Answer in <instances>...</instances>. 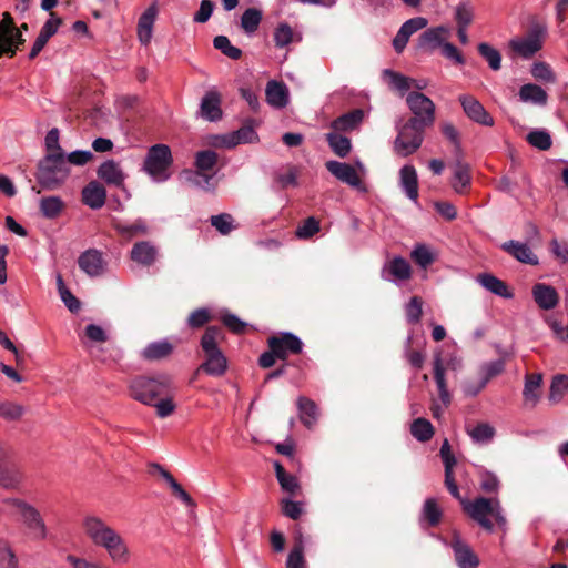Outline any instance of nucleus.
<instances>
[{
  "instance_id": "obj_57",
  "label": "nucleus",
  "mask_w": 568,
  "mask_h": 568,
  "mask_svg": "<svg viewBox=\"0 0 568 568\" xmlns=\"http://www.w3.org/2000/svg\"><path fill=\"white\" fill-rule=\"evenodd\" d=\"M423 301L418 296H413L405 306V313L407 322L410 324H417L420 321L423 314Z\"/></svg>"
},
{
  "instance_id": "obj_24",
  "label": "nucleus",
  "mask_w": 568,
  "mask_h": 568,
  "mask_svg": "<svg viewBox=\"0 0 568 568\" xmlns=\"http://www.w3.org/2000/svg\"><path fill=\"white\" fill-rule=\"evenodd\" d=\"M471 175H470V166L468 163L462 160V156H456V160L453 164V179H452V187L457 194L466 193L467 189L470 186Z\"/></svg>"
},
{
  "instance_id": "obj_10",
  "label": "nucleus",
  "mask_w": 568,
  "mask_h": 568,
  "mask_svg": "<svg viewBox=\"0 0 568 568\" xmlns=\"http://www.w3.org/2000/svg\"><path fill=\"white\" fill-rule=\"evenodd\" d=\"M546 32L545 26L536 24L527 37L510 40L509 47L516 54L529 59L541 49Z\"/></svg>"
},
{
  "instance_id": "obj_31",
  "label": "nucleus",
  "mask_w": 568,
  "mask_h": 568,
  "mask_svg": "<svg viewBox=\"0 0 568 568\" xmlns=\"http://www.w3.org/2000/svg\"><path fill=\"white\" fill-rule=\"evenodd\" d=\"M220 94L216 91H209L202 98L200 105L201 116L207 121H217L222 118Z\"/></svg>"
},
{
  "instance_id": "obj_38",
  "label": "nucleus",
  "mask_w": 568,
  "mask_h": 568,
  "mask_svg": "<svg viewBox=\"0 0 568 568\" xmlns=\"http://www.w3.org/2000/svg\"><path fill=\"white\" fill-rule=\"evenodd\" d=\"M519 98L523 102H529L537 105L547 103V92L539 85L534 83L524 84L519 89Z\"/></svg>"
},
{
  "instance_id": "obj_55",
  "label": "nucleus",
  "mask_w": 568,
  "mask_h": 568,
  "mask_svg": "<svg viewBox=\"0 0 568 568\" xmlns=\"http://www.w3.org/2000/svg\"><path fill=\"white\" fill-rule=\"evenodd\" d=\"M410 256L422 268H427L435 261L434 254L424 244H417L412 251Z\"/></svg>"
},
{
  "instance_id": "obj_25",
  "label": "nucleus",
  "mask_w": 568,
  "mask_h": 568,
  "mask_svg": "<svg viewBox=\"0 0 568 568\" xmlns=\"http://www.w3.org/2000/svg\"><path fill=\"white\" fill-rule=\"evenodd\" d=\"M158 256V247L149 241L136 242L130 252L131 260L142 266H151Z\"/></svg>"
},
{
  "instance_id": "obj_28",
  "label": "nucleus",
  "mask_w": 568,
  "mask_h": 568,
  "mask_svg": "<svg viewBox=\"0 0 568 568\" xmlns=\"http://www.w3.org/2000/svg\"><path fill=\"white\" fill-rule=\"evenodd\" d=\"M542 375L532 373L525 375V384L523 389L524 403L526 406L534 407L540 399Z\"/></svg>"
},
{
  "instance_id": "obj_63",
  "label": "nucleus",
  "mask_w": 568,
  "mask_h": 568,
  "mask_svg": "<svg viewBox=\"0 0 568 568\" xmlns=\"http://www.w3.org/2000/svg\"><path fill=\"white\" fill-rule=\"evenodd\" d=\"M531 74L535 79L545 82L554 83L556 81L555 73L551 68L545 62H536L531 68Z\"/></svg>"
},
{
  "instance_id": "obj_62",
  "label": "nucleus",
  "mask_w": 568,
  "mask_h": 568,
  "mask_svg": "<svg viewBox=\"0 0 568 568\" xmlns=\"http://www.w3.org/2000/svg\"><path fill=\"white\" fill-rule=\"evenodd\" d=\"M189 173V180L193 185L203 189V190H212L214 185L212 184L213 173L200 172V171H191Z\"/></svg>"
},
{
  "instance_id": "obj_51",
  "label": "nucleus",
  "mask_w": 568,
  "mask_h": 568,
  "mask_svg": "<svg viewBox=\"0 0 568 568\" xmlns=\"http://www.w3.org/2000/svg\"><path fill=\"white\" fill-rule=\"evenodd\" d=\"M304 542L303 537L300 535L296 538L293 549L290 551L286 560V568H304Z\"/></svg>"
},
{
  "instance_id": "obj_64",
  "label": "nucleus",
  "mask_w": 568,
  "mask_h": 568,
  "mask_svg": "<svg viewBox=\"0 0 568 568\" xmlns=\"http://www.w3.org/2000/svg\"><path fill=\"white\" fill-rule=\"evenodd\" d=\"M168 486L171 488L173 495L179 498L186 507L191 508L192 510L195 509L196 503L190 496V494L176 481L175 478H173L172 481L168 484Z\"/></svg>"
},
{
  "instance_id": "obj_27",
  "label": "nucleus",
  "mask_w": 568,
  "mask_h": 568,
  "mask_svg": "<svg viewBox=\"0 0 568 568\" xmlns=\"http://www.w3.org/2000/svg\"><path fill=\"white\" fill-rule=\"evenodd\" d=\"M501 248L520 263L538 265L539 260L531 248L518 241L510 240L501 244Z\"/></svg>"
},
{
  "instance_id": "obj_53",
  "label": "nucleus",
  "mask_w": 568,
  "mask_h": 568,
  "mask_svg": "<svg viewBox=\"0 0 568 568\" xmlns=\"http://www.w3.org/2000/svg\"><path fill=\"white\" fill-rule=\"evenodd\" d=\"M214 48L232 60H239L242 57L241 49L234 47L227 37L216 36L213 40Z\"/></svg>"
},
{
  "instance_id": "obj_4",
  "label": "nucleus",
  "mask_w": 568,
  "mask_h": 568,
  "mask_svg": "<svg viewBox=\"0 0 568 568\" xmlns=\"http://www.w3.org/2000/svg\"><path fill=\"white\" fill-rule=\"evenodd\" d=\"M171 390V378L168 375L154 377L139 376L130 384V395L135 400L152 405L161 396H166Z\"/></svg>"
},
{
  "instance_id": "obj_40",
  "label": "nucleus",
  "mask_w": 568,
  "mask_h": 568,
  "mask_svg": "<svg viewBox=\"0 0 568 568\" xmlns=\"http://www.w3.org/2000/svg\"><path fill=\"white\" fill-rule=\"evenodd\" d=\"M326 141L332 151L339 158H345L351 152V140L339 134V132L333 131L327 133Z\"/></svg>"
},
{
  "instance_id": "obj_14",
  "label": "nucleus",
  "mask_w": 568,
  "mask_h": 568,
  "mask_svg": "<svg viewBox=\"0 0 568 568\" xmlns=\"http://www.w3.org/2000/svg\"><path fill=\"white\" fill-rule=\"evenodd\" d=\"M78 265L88 276L98 277L104 273L106 262L104 261L101 251L97 248H89L80 254Z\"/></svg>"
},
{
  "instance_id": "obj_59",
  "label": "nucleus",
  "mask_w": 568,
  "mask_h": 568,
  "mask_svg": "<svg viewBox=\"0 0 568 568\" xmlns=\"http://www.w3.org/2000/svg\"><path fill=\"white\" fill-rule=\"evenodd\" d=\"M527 141L532 146L546 151L551 146V136L548 132L536 130L527 135Z\"/></svg>"
},
{
  "instance_id": "obj_33",
  "label": "nucleus",
  "mask_w": 568,
  "mask_h": 568,
  "mask_svg": "<svg viewBox=\"0 0 568 568\" xmlns=\"http://www.w3.org/2000/svg\"><path fill=\"white\" fill-rule=\"evenodd\" d=\"M434 379L437 386L439 400L444 407H447L450 404V394L447 389L446 379H445V367L443 365V359L440 353L434 356Z\"/></svg>"
},
{
  "instance_id": "obj_37",
  "label": "nucleus",
  "mask_w": 568,
  "mask_h": 568,
  "mask_svg": "<svg viewBox=\"0 0 568 568\" xmlns=\"http://www.w3.org/2000/svg\"><path fill=\"white\" fill-rule=\"evenodd\" d=\"M116 232L126 240H132L135 236L145 235L149 227L144 220L138 219L131 223L118 222L114 225Z\"/></svg>"
},
{
  "instance_id": "obj_17",
  "label": "nucleus",
  "mask_w": 568,
  "mask_h": 568,
  "mask_svg": "<svg viewBox=\"0 0 568 568\" xmlns=\"http://www.w3.org/2000/svg\"><path fill=\"white\" fill-rule=\"evenodd\" d=\"M459 102L466 115L474 122L486 126H491L494 124V119L485 110L483 104L474 97L463 94L459 97Z\"/></svg>"
},
{
  "instance_id": "obj_60",
  "label": "nucleus",
  "mask_w": 568,
  "mask_h": 568,
  "mask_svg": "<svg viewBox=\"0 0 568 568\" xmlns=\"http://www.w3.org/2000/svg\"><path fill=\"white\" fill-rule=\"evenodd\" d=\"M505 369V361L504 359H496L488 362L481 366L480 374L481 379L485 381L487 384L490 378L499 375Z\"/></svg>"
},
{
  "instance_id": "obj_44",
  "label": "nucleus",
  "mask_w": 568,
  "mask_h": 568,
  "mask_svg": "<svg viewBox=\"0 0 568 568\" xmlns=\"http://www.w3.org/2000/svg\"><path fill=\"white\" fill-rule=\"evenodd\" d=\"M217 163V154L213 150H203L195 153L194 156V165L196 168L195 171L200 172H211L214 170Z\"/></svg>"
},
{
  "instance_id": "obj_30",
  "label": "nucleus",
  "mask_w": 568,
  "mask_h": 568,
  "mask_svg": "<svg viewBox=\"0 0 568 568\" xmlns=\"http://www.w3.org/2000/svg\"><path fill=\"white\" fill-rule=\"evenodd\" d=\"M399 183L406 196L413 202L418 201V179L413 165H404L399 171Z\"/></svg>"
},
{
  "instance_id": "obj_18",
  "label": "nucleus",
  "mask_w": 568,
  "mask_h": 568,
  "mask_svg": "<svg viewBox=\"0 0 568 568\" xmlns=\"http://www.w3.org/2000/svg\"><path fill=\"white\" fill-rule=\"evenodd\" d=\"M440 457L445 467V486L454 498L460 499L459 489L454 478V466L456 465V459L452 453L448 439H444L442 444Z\"/></svg>"
},
{
  "instance_id": "obj_2",
  "label": "nucleus",
  "mask_w": 568,
  "mask_h": 568,
  "mask_svg": "<svg viewBox=\"0 0 568 568\" xmlns=\"http://www.w3.org/2000/svg\"><path fill=\"white\" fill-rule=\"evenodd\" d=\"M2 503L12 509L28 539L44 541L50 537V529L37 506L21 497H6Z\"/></svg>"
},
{
  "instance_id": "obj_47",
  "label": "nucleus",
  "mask_w": 568,
  "mask_h": 568,
  "mask_svg": "<svg viewBox=\"0 0 568 568\" xmlns=\"http://www.w3.org/2000/svg\"><path fill=\"white\" fill-rule=\"evenodd\" d=\"M261 21L262 11L256 8H248L241 17V27L247 34H252L258 29Z\"/></svg>"
},
{
  "instance_id": "obj_56",
  "label": "nucleus",
  "mask_w": 568,
  "mask_h": 568,
  "mask_svg": "<svg viewBox=\"0 0 568 568\" xmlns=\"http://www.w3.org/2000/svg\"><path fill=\"white\" fill-rule=\"evenodd\" d=\"M320 222L314 216H310L296 229L295 235L298 239L307 240L320 232Z\"/></svg>"
},
{
  "instance_id": "obj_35",
  "label": "nucleus",
  "mask_w": 568,
  "mask_h": 568,
  "mask_svg": "<svg viewBox=\"0 0 568 568\" xmlns=\"http://www.w3.org/2000/svg\"><path fill=\"white\" fill-rule=\"evenodd\" d=\"M275 47L283 49L293 42H301V32L294 31L287 22H281L275 28L273 33Z\"/></svg>"
},
{
  "instance_id": "obj_29",
  "label": "nucleus",
  "mask_w": 568,
  "mask_h": 568,
  "mask_svg": "<svg viewBox=\"0 0 568 568\" xmlns=\"http://www.w3.org/2000/svg\"><path fill=\"white\" fill-rule=\"evenodd\" d=\"M106 190L97 181L88 183L82 190V202L92 210H99L105 204Z\"/></svg>"
},
{
  "instance_id": "obj_34",
  "label": "nucleus",
  "mask_w": 568,
  "mask_h": 568,
  "mask_svg": "<svg viewBox=\"0 0 568 568\" xmlns=\"http://www.w3.org/2000/svg\"><path fill=\"white\" fill-rule=\"evenodd\" d=\"M477 282L488 292L504 297L513 298L514 294L509 291L507 284L490 273L479 274Z\"/></svg>"
},
{
  "instance_id": "obj_11",
  "label": "nucleus",
  "mask_w": 568,
  "mask_h": 568,
  "mask_svg": "<svg viewBox=\"0 0 568 568\" xmlns=\"http://www.w3.org/2000/svg\"><path fill=\"white\" fill-rule=\"evenodd\" d=\"M24 39L21 31L14 26L9 13H4L0 22V57L8 54L13 57Z\"/></svg>"
},
{
  "instance_id": "obj_52",
  "label": "nucleus",
  "mask_w": 568,
  "mask_h": 568,
  "mask_svg": "<svg viewBox=\"0 0 568 568\" xmlns=\"http://www.w3.org/2000/svg\"><path fill=\"white\" fill-rule=\"evenodd\" d=\"M478 52L488 62L491 70L497 71L500 69L501 54L497 49L484 42L478 45Z\"/></svg>"
},
{
  "instance_id": "obj_32",
  "label": "nucleus",
  "mask_w": 568,
  "mask_h": 568,
  "mask_svg": "<svg viewBox=\"0 0 568 568\" xmlns=\"http://www.w3.org/2000/svg\"><path fill=\"white\" fill-rule=\"evenodd\" d=\"M155 6L149 7L139 18L138 38L143 45H148L152 39L153 24L156 17Z\"/></svg>"
},
{
  "instance_id": "obj_21",
  "label": "nucleus",
  "mask_w": 568,
  "mask_h": 568,
  "mask_svg": "<svg viewBox=\"0 0 568 568\" xmlns=\"http://www.w3.org/2000/svg\"><path fill=\"white\" fill-rule=\"evenodd\" d=\"M97 174L108 185L115 187H123L126 179L125 173L121 169L120 164L114 160H106L100 164Z\"/></svg>"
},
{
  "instance_id": "obj_61",
  "label": "nucleus",
  "mask_w": 568,
  "mask_h": 568,
  "mask_svg": "<svg viewBox=\"0 0 568 568\" xmlns=\"http://www.w3.org/2000/svg\"><path fill=\"white\" fill-rule=\"evenodd\" d=\"M471 440L477 445L490 443L495 436V428H466Z\"/></svg>"
},
{
  "instance_id": "obj_5",
  "label": "nucleus",
  "mask_w": 568,
  "mask_h": 568,
  "mask_svg": "<svg viewBox=\"0 0 568 568\" xmlns=\"http://www.w3.org/2000/svg\"><path fill=\"white\" fill-rule=\"evenodd\" d=\"M458 500L462 503L464 510L488 531L494 529L489 516L494 517L500 526L506 524L500 503L497 498L478 497L473 501H468L460 497Z\"/></svg>"
},
{
  "instance_id": "obj_42",
  "label": "nucleus",
  "mask_w": 568,
  "mask_h": 568,
  "mask_svg": "<svg viewBox=\"0 0 568 568\" xmlns=\"http://www.w3.org/2000/svg\"><path fill=\"white\" fill-rule=\"evenodd\" d=\"M297 406L300 418L304 426H312L317 422L318 408L313 400L301 397L297 402Z\"/></svg>"
},
{
  "instance_id": "obj_49",
  "label": "nucleus",
  "mask_w": 568,
  "mask_h": 568,
  "mask_svg": "<svg viewBox=\"0 0 568 568\" xmlns=\"http://www.w3.org/2000/svg\"><path fill=\"white\" fill-rule=\"evenodd\" d=\"M211 225L222 235H229L236 229L233 216L229 213H221L210 217Z\"/></svg>"
},
{
  "instance_id": "obj_12",
  "label": "nucleus",
  "mask_w": 568,
  "mask_h": 568,
  "mask_svg": "<svg viewBox=\"0 0 568 568\" xmlns=\"http://www.w3.org/2000/svg\"><path fill=\"white\" fill-rule=\"evenodd\" d=\"M325 166L337 180L346 183L357 191L366 192L365 184L362 182L356 170L351 164L331 160L326 162Z\"/></svg>"
},
{
  "instance_id": "obj_19",
  "label": "nucleus",
  "mask_w": 568,
  "mask_h": 568,
  "mask_svg": "<svg viewBox=\"0 0 568 568\" xmlns=\"http://www.w3.org/2000/svg\"><path fill=\"white\" fill-rule=\"evenodd\" d=\"M258 140L257 133L251 125H244L237 131L215 136V144L227 149L243 143H253Z\"/></svg>"
},
{
  "instance_id": "obj_6",
  "label": "nucleus",
  "mask_w": 568,
  "mask_h": 568,
  "mask_svg": "<svg viewBox=\"0 0 568 568\" xmlns=\"http://www.w3.org/2000/svg\"><path fill=\"white\" fill-rule=\"evenodd\" d=\"M172 164L173 155L170 146L159 143L149 148L143 162V171L153 182L161 183L170 179Z\"/></svg>"
},
{
  "instance_id": "obj_36",
  "label": "nucleus",
  "mask_w": 568,
  "mask_h": 568,
  "mask_svg": "<svg viewBox=\"0 0 568 568\" xmlns=\"http://www.w3.org/2000/svg\"><path fill=\"white\" fill-rule=\"evenodd\" d=\"M227 368V361L222 352H215L205 355V361L200 369L211 376H222Z\"/></svg>"
},
{
  "instance_id": "obj_58",
  "label": "nucleus",
  "mask_w": 568,
  "mask_h": 568,
  "mask_svg": "<svg viewBox=\"0 0 568 568\" xmlns=\"http://www.w3.org/2000/svg\"><path fill=\"white\" fill-rule=\"evenodd\" d=\"M442 133L454 145L455 156H462V143L458 130L449 122L442 124Z\"/></svg>"
},
{
  "instance_id": "obj_13",
  "label": "nucleus",
  "mask_w": 568,
  "mask_h": 568,
  "mask_svg": "<svg viewBox=\"0 0 568 568\" xmlns=\"http://www.w3.org/2000/svg\"><path fill=\"white\" fill-rule=\"evenodd\" d=\"M268 347L277 354V358L285 359L290 354H300L303 348L302 341L292 333H282L267 341Z\"/></svg>"
},
{
  "instance_id": "obj_3",
  "label": "nucleus",
  "mask_w": 568,
  "mask_h": 568,
  "mask_svg": "<svg viewBox=\"0 0 568 568\" xmlns=\"http://www.w3.org/2000/svg\"><path fill=\"white\" fill-rule=\"evenodd\" d=\"M70 174L63 152L48 153L38 164L37 180L45 190H55Z\"/></svg>"
},
{
  "instance_id": "obj_54",
  "label": "nucleus",
  "mask_w": 568,
  "mask_h": 568,
  "mask_svg": "<svg viewBox=\"0 0 568 568\" xmlns=\"http://www.w3.org/2000/svg\"><path fill=\"white\" fill-rule=\"evenodd\" d=\"M0 568H18L17 556L8 540H0Z\"/></svg>"
},
{
  "instance_id": "obj_39",
  "label": "nucleus",
  "mask_w": 568,
  "mask_h": 568,
  "mask_svg": "<svg viewBox=\"0 0 568 568\" xmlns=\"http://www.w3.org/2000/svg\"><path fill=\"white\" fill-rule=\"evenodd\" d=\"M568 394V375L557 374L552 377L548 399L552 404L560 403Z\"/></svg>"
},
{
  "instance_id": "obj_1",
  "label": "nucleus",
  "mask_w": 568,
  "mask_h": 568,
  "mask_svg": "<svg viewBox=\"0 0 568 568\" xmlns=\"http://www.w3.org/2000/svg\"><path fill=\"white\" fill-rule=\"evenodd\" d=\"M82 530L88 540L102 549L114 565H126L132 552L123 535L103 518L88 515L82 520Z\"/></svg>"
},
{
  "instance_id": "obj_26",
  "label": "nucleus",
  "mask_w": 568,
  "mask_h": 568,
  "mask_svg": "<svg viewBox=\"0 0 568 568\" xmlns=\"http://www.w3.org/2000/svg\"><path fill=\"white\" fill-rule=\"evenodd\" d=\"M365 112L362 109H354L332 121L331 128L336 132H351L357 130L363 123Z\"/></svg>"
},
{
  "instance_id": "obj_48",
  "label": "nucleus",
  "mask_w": 568,
  "mask_h": 568,
  "mask_svg": "<svg viewBox=\"0 0 568 568\" xmlns=\"http://www.w3.org/2000/svg\"><path fill=\"white\" fill-rule=\"evenodd\" d=\"M384 77L388 79L390 87L398 91L400 95H404L412 88V78L398 72L386 69L384 70Z\"/></svg>"
},
{
  "instance_id": "obj_45",
  "label": "nucleus",
  "mask_w": 568,
  "mask_h": 568,
  "mask_svg": "<svg viewBox=\"0 0 568 568\" xmlns=\"http://www.w3.org/2000/svg\"><path fill=\"white\" fill-rule=\"evenodd\" d=\"M63 207V201L55 195L42 197L40 201V211L47 219L58 217Z\"/></svg>"
},
{
  "instance_id": "obj_43",
  "label": "nucleus",
  "mask_w": 568,
  "mask_h": 568,
  "mask_svg": "<svg viewBox=\"0 0 568 568\" xmlns=\"http://www.w3.org/2000/svg\"><path fill=\"white\" fill-rule=\"evenodd\" d=\"M57 288L61 301L64 303L67 308L71 313H77L81 308L80 301L72 294V292L65 286L61 274H57Z\"/></svg>"
},
{
  "instance_id": "obj_50",
  "label": "nucleus",
  "mask_w": 568,
  "mask_h": 568,
  "mask_svg": "<svg viewBox=\"0 0 568 568\" xmlns=\"http://www.w3.org/2000/svg\"><path fill=\"white\" fill-rule=\"evenodd\" d=\"M442 518V509L435 498H427L422 509V520L428 521L430 526H436Z\"/></svg>"
},
{
  "instance_id": "obj_23",
  "label": "nucleus",
  "mask_w": 568,
  "mask_h": 568,
  "mask_svg": "<svg viewBox=\"0 0 568 568\" xmlns=\"http://www.w3.org/2000/svg\"><path fill=\"white\" fill-rule=\"evenodd\" d=\"M382 275L387 281H406L412 276V267L405 258L396 256L384 265Z\"/></svg>"
},
{
  "instance_id": "obj_41",
  "label": "nucleus",
  "mask_w": 568,
  "mask_h": 568,
  "mask_svg": "<svg viewBox=\"0 0 568 568\" xmlns=\"http://www.w3.org/2000/svg\"><path fill=\"white\" fill-rule=\"evenodd\" d=\"M223 338L222 329L217 326H210L205 329L202 339L201 346L206 354H212L215 352H221L217 346L219 341Z\"/></svg>"
},
{
  "instance_id": "obj_46",
  "label": "nucleus",
  "mask_w": 568,
  "mask_h": 568,
  "mask_svg": "<svg viewBox=\"0 0 568 568\" xmlns=\"http://www.w3.org/2000/svg\"><path fill=\"white\" fill-rule=\"evenodd\" d=\"M172 345L166 341H160L149 344L142 352V355L146 359H161L169 356L172 353Z\"/></svg>"
},
{
  "instance_id": "obj_7",
  "label": "nucleus",
  "mask_w": 568,
  "mask_h": 568,
  "mask_svg": "<svg viewBox=\"0 0 568 568\" xmlns=\"http://www.w3.org/2000/svg\"><path fill=\"white\" fill-rule=\"evenodd\" d=\"M406 103L414 114V116L407 121L406 131L418 125L427 128L434 124L436 108L427 95L416 91L410 92L406 97Z\"/></svg>"
},
{
  "instance_id": "obj_20",
  "label": "nucleus",
  "mask_w": 568,
  "mask_h": 568,
  "mask_svg": "<svg viewBox=\"0 0 568 568\" xmlns=\"http://www.w3.org/2000/svg\"><path fill=\"white\" fill-rule=\"evenodd\" d=\"M531 294L535 303L544 311L552 310L559 303V295L556 288L545 283H536L532 286Z\"/></svg>"
},
{
  "instance_id": "obj_9",
  "label": "nucleus",
  "mask_w": 568,
  "mask_h": 568,
  "mask_svg": "<svg viewBox=\"0 0 568 568\" xmlns=\"http://www.w3.org/2000/svg\"><path fill=\"white\" fill-rule=\"evenodd\" d=\"M407 122L398 128L397 136L394 141V151L399 156H408L415 153L424 141V126H416L406 131Z\"/></svg>"
},
{
  "instance_id": "obj_22",
  "label": "nucleus",
  "mask_w": 568,
  "mask_h": 568,
  "mask_svg": "<svg viewBox=\"0 0 568 568\" xmlns=\"http://www.w3.org/2000/svg\"><path fill=\"white\" fill-rule=\"evenodd\" d=\"M266 102L275 109H283L290 102L287 85L282 81L270 80L265 88Z\"/></svg>"
},
{
  "instance_id": "obj_16",
  "label": "nucleus",
  "mask_w": 568,
  "mask_h": 568,
  "mask_svg": "<svg viewBox=\"0 0 568 568\" xmlns=\"http://www.w3.org/2000/svg\"><path fill=\"white\" fill-rule=\"evenodd\" d=\"M449 37L450 29L446 26L428 28L419 34L417 45L419 49L434 51L442 49Z\"/></svg>"
},
{
  "instance_id": "obj_15",
  "label": "nucleus",
  "mask_w": 568,
  "mask_h": 568,
  "mask_svg": "<svg viewBox=\"0 0 568 568\" xmlns=\"http://www.w3.org/2000/svg\"><path fill=\"white\" fill-rule=\"evenodd\" d=\"M450 547L454 551L458 568H476L479 565L478 557L473 551L470 546L462 539L457 531L453 532Z\"/></svg>"
},
{
  "instance_id": "obj_8",
  "label": "nucleus",
  "mask_w": 568,
  "mask_h": 568,
  "mask_svg": "<svg viewBox=\"0 0 568 568\" xmlns=\"http://www.w3.org/2000/svg\"><path fill=\"white\" fill-rule=\"evenodd\" d=\"M23 479L21 467L10 458L8 449L0 442V487L8 490L19 489Z\"/></svg>"
}]
</instances>
